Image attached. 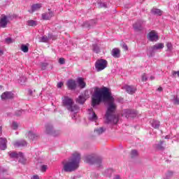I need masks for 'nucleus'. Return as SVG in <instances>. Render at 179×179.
<instances>
[{
    "label": "nucleus",
    "mask_w": 179,
    "mask_h": 179,
    "mask_svg": "<svg viewBox=\"0 0 179 179\" xmlns=\"http://www.w3.org/2000/svg\"><path fill=\"white\" fill-rule=\"evenodd\" d=\"M115 101V99H114L110 88L107 87H95L92 95V106L96 107V106L100 105V103H108L106 114L107 124H117L118 122V117L113 115L117 110V105L114 103Z\"/></svg>",
    "instance_id": "1"
},
{
    "label": "nucleus",
    "mask_w": 179,
    "mask_h": 179,
    "mask_svg": "<svg viewBox=\"0 0 179 179\" xmlns=\"http://www.w3.org/2000/svg\"><path fill=\"white\" fill-rule=\"evenodd\" d=\"M80 164V153L74 152L72 155V159L71 161L66 162H62L63 168L62 171L64 173H72L79 169V164Z\"/></svg>",
    "instance_id": "2"
},
{
    "label": "nucleus",
    "mask_w": 179,
    "mask_h": 179,
    "mask_svg": "<svg viewBox=\"0 0 179 179\" xmlns=\"http://www.w3.org/2000/svg\"><path fill=\"white\" fill-rule=\"evenodd\" d=\"M85 162L88 164H96L97 167H101L103 157L95 154L87 155L85 157Z\"/></svg>",
    "instance_id": "3"
},
{
    "label": "nucleus",
    "mask_w": 179,
    "mask_h": 179,
    "mask_svg": "<svg viewBox=\"0 0 179 179\" xmlns=\"http://www.w3.org/2000/svg\"><path fill=\"white\" fill-rule=\"evenodd\" d=\"M73 99L69 98V96H64L62 100L64 107H66L67 110L71 113H76L79 110V106L73 105Z\"/></svg>",
    "instance_id": "4"
},
{
    "label": "nucleus",
    "mask_w": 179,
    "mask_h": 179,
    "mask_svg": "<svg viewBox=\"0 0 179 179\" xmlns=\"http://www.w3.org/2000/svg\"><path fill=\"white\" fill-rule=\"evenodd\" d=\"M45 134L52 135V136H59L61 131L54 129V126L50 123H47L45 126Z\"/></svg>",
    "instance_id": "5"
},
{
    "label": "nucleus",
    "mask_w": 179,
    "mask_h": 179,
    "mask_svg": "<svg viewBox=\"0 0 179 179\" xmlns=\"http://www.w3.org/2000/svg\"><path fill=\"white\" fill-rule=\"evenodd\" d=\"M108 64V62H107V60L100 59L95 62V69L97 72H100L101 71H103V69H106Z\"/></svg>",
    "instance_id": "6"
},
{
    "label": "nucleus",
    "mask_w": 179,
    "mask_h": 179,
    "mask_svg": "<svg viewBox=\"0 0 179 179\" xmlns=\"http://www.w3.org/2000/svg\"><path fill=\"white\" fill-rule=\"evenodd\" d=\"M122 117L124 118H135L136 117V112L132 109H124L122 113Z\"/></svg>",
    "instance_id": "7"
},
{
    "label": "nucleus",
    "mask_w": 179,
    "mask_h": 179,
    "mask_svg": "<svg viewBox=\"0 0 179 179\" xmlns=\"http://www.w3.org/2000/svg\"><path fill=\"white\" fill-rule=\"evenodd\" d=\"M145 23H146V21L143 20H138L133 24V29L135 30V31H142V30H143Z\"/></svg>",
    "instance_id": "8"
},
{
    "label": "nucleus",
    "mask_w": 179,
    "mask_h": 179,
    "mask_svg": "<svg viewBox=\"0 0 179 179\" xmlns=\"http://www.w3.org/2000/svg\"><path fill=\"white\" fill-rule=\"evenodd\" d=\"M147 38L149 41L156 42L159 40V35L155 31H151L148 34Z\"/></svg>",
    "instance_id": "9"
},
{
    "label": "nucleus",
    "mask_w": 179,
    "mask_h": 179,
    "mask_svg": "<svg viewBox=\"0 0 179 179\" xmlns=\"http://www.w3.org/2000/svg\"><path fill=\"white\" fill-rule=\"evenodd\" d=\"M88 97L89 92L85 91L83 94L78 96L76 101L78 103V104H85V101H86V99H88Z\"/></svg>",
    "instance_id": "10"
},
{
    "label": "nucleus",
    "mask_w": 179,
    "mask_h": 179,
    "mask_svg": "<svg viewBox=\"0 0 179 179\" xmlns=\"http://www.w3.org/2000/svg\"><path fill=\"white\" fill-rule=\"evenodd\" d=\"M124 89L128 94H135L136 93V88L134 85H124Z\"/></svg>",
    "instance_id": "11"
},
{
    "label": "nucleus",
    "mask_w": 179,
    "mask_h": 179,
    "mask_svg": "<svg viewBox=\"0 0 179 179\" xmlns=\"http://www.w3.org/2000/svg\"><path fill=\"white\" fill-rule=\"evenodd\" d=\"M67 87L69 90H76V87H78L76 81H75V80H69L67 81Z\"/></svg>",
    "instance_id": "12"
},
{
    "label": "nucleus",
    "mask_w": 179,
    "mask_h": 179,
    "mask_svg": "<svg viewBox=\"0 0 179 179\" xmlns=\"http://www.w3.org/2000/svg\"><path fill=\"white\" fill-rule=\"evenodd\" d=\"M43 8V4L42 3H35L31 6V9L29 10V13H34L36 10H40Z\"/></svg>",
    "instance_id": "13"
},
{
    "label": "nucleus",
    "mask_w": 179,
    "mask_h": 179,
    "mask_svg": "<svg viewBox=\"0 0 179 179\" xmlns=\"http://www.w3.org/2000/svg\"><path fill=\"white\" fill-rule=\"evenodd\" d=\"M1 100H10L13 98V93L12 92H5L1 96Z\"/></svg>",
    "instance_id": "14"
},
{
    "label": "nucleus",
    "mask_w": 179,
    "mask_h": 179,
    "mask_svg": "<svg viewBox=\"0 0 179 179\" xmlns=\"http://www.w3.org/2000/svg\"><path fill=\"white\" fill-rule=\"evenodd\" d=\"M8 17L6 15H3L2 17L0 20V27H2L3 29H5L6 26H8Z\"/></svg>",
    "instance_id": "15"
},
{
    "label": "nucleus",
    "mask_w": 179,
    "mask_h": 179,
    "mask_svg": "<svg viewBox=\"0 0 179 179\" xmlns=\"http://www.w3.org/2000/svg\"><path fill=\"white\" fill-rule=\"evenodd\" d=\"M97 21L96 20H90L89 21H86L83 23L84 27H87V29H90L93 27V26H96Z\"/></svg>",
    "instance_id": "16"
},
{
    "label": "nucleus",
    "mask_w": 179,
    "mask_h": 179,
    "mask_svg": "<svg viewBox=\"0 0 179 179\" xmlns=\"http://www.w3.org/2000/svg\"><path fill=\"white\" fill-rule=\"evenodd\" d=\"M7 143H8V140L6 139V138H0V150H5L8 146H7Z\"/></svg>",
    "instance_id": "17"
},
{
    "label": "nucleus",
    "mask_w": 179,
    "mask_h": 179,
    "mask_svg": "<svg viewBox=\"0 0 179 179\" xmlns=\"http://www.w3.org/2000/svg\"><path fill=\"white\" fill-rule=\"evenodd\" d=\"M111 55L113 58H120L121 57V50L117 48H115L111 51Z\"/></svg>",
    "instance_id": "18"
},
{
    "label": "nucleus",
    "mask_w": 179,
    "mask_h": 179,
    "mask_svg": "<svg viewBox=\"0 0 179 179\" xmlns=\"http://www.w3.org/2000/svg\"><path fill=\"white\" fill-rule=\"evenodd\" d=\"M28 138L30 139V141H37L40 138V135L33 132V131H29L28 132Z\"/></svg>",
    "instance_id": "19"
},
{
    "label": "nucleus",
    "mask_w": 179,
    "mask_h": 179,
    "mask_svg": "<svg viewBox=\"0 0 179 179\" xmlns=\"http://www.w3.org/2000/svg\"><path fill=\"white\" fill-rule=\"evenodd\" d=\"M52 16H54V12L49 11L48 13H45L42 14V19L43 20H50V19H51Z\"/></svg>",
    "instance_id": "20"
},
{
    "label": "nucleus",
    "mask_w": 179,
    "mask_h": 179,
    "mask_svg": "<svg viewBox=\"0 0 179 179\" xmlns=\"http://www.w3.org/2000/svg\"><path fill=\"white\" fill-rule=\"evenodd\" d=\"M89 113H90V115L92 114V115L89 117L90 121H96V120H97V115H96V113H94V112L93 111V109H92V108L89 109Z\"/></svg>",
    "instance_id": "21"
},
{
    "label": "nucleus",
    "mask_w": 179,
    "mask_h": 179,
    "mask_svg": "<svg viewBox=\"0 0 179 179\" xmlns=\"http://www.w3.org/2000/svg\"><path fill=\"white\" fill-rule=\"evenodd\" d=\"M14 145L17 148H23V146H27V142L24 140L17 141L14 143Z\"/></svg>",
    "instance_id": "22"
},
{
    "label": "nucleus",
    "mask_w": 179,
    "mask_h": 179,
    "mask_svg": "<svg viewBox=\"0 0 179 179\" xmlns=\"http://www.w3.org/2000/svg\"><path fill=\"white\" fill-rule=\"evenodd\" d=\"M8 155L11 159H19L20 156H22V152H8Z\"/></svg>",
    "instance_id": "23"
},
{
    "label": "nucleus",
    "mask_w": 179,
    "mask_h": 179,
    "mask_svg": "<svg viewBox=\"0 0 179 179\" xmlns=\"http://www.w3.org/2000/svg\"><path fill=\"white\" fill-rule=\"evenodd\" d=\"M77 82L80 89H85L86 87V83L83 80V78H78Z\"/></svg>",
    "instance_id": "24"
},
{
    "label": "nucleus",
    "mask_w": 179,
    "mask_h": 179,
    "mask_svg": "<svg viewBox=\"0 0 179 179\" xmlns=\"http://www.w3.org/2000/svg\"><path fill=\"white\" fill-rule=\"evenodd\" d=\"M114 173V170H113V169L109 168L108 169H106L104 171V172L103 173V176H105V177H111L113 176V173Z\"/></svg>",
    "instance_id": "25"
},
{
    "label": "nucleus",
    "mask_w": 179,
    "mask_h": 179,
    "mask_svg": "<svg viewBox=\"0 0 179 179\" xmlns=\"http://www.w3.org/2000/svg\"><path fill=\"white\" fill-rule=\"evenodd\" d=\"M164 144V141H160L158 143L155 144V148L157 149V150H164L165 148L163 145Z\"/></svg>",
    "instance_id": "26"
},
{
    "label": "nucleus",
    "mask_w": 179,
    "mask_h": 179,
    "mask_svg": "<svg viewBox=\"0 0 179 179\" xmlns=\"http://www.w3.org/2000/svg\"><path fill=\"white\" fill-rule=\"evenodd\" d=\"M150 124L152 128H155V129H159L160 127V122L158 120H153L152 122H150Z\"/></svg>",
    "instance_id": "27"
},
{
    "label": "nucleus",
    "mask_w": 179,
    "mask_h": 179,
    "mask_svg": "<svg viewBox=\"0 0 179 179\" xmlns=\"http://www.w3.org/2000/svg\"><path fill=\"white\" fill-rule=\"evenodd\" d=\"M151 13L152 15H157V16H162V15H163V11H162L160 9L153 8L151 10Z\"/></svg>",
    "instance_id": "28"
},
{
    "label": "nucleus",
    "mask_w": 179,
    "mask_h": 179,
    "mask_svg": "<svg viewBox=\"0 0 179 179\" xmlns=\"http://www.w3.org/2000/svg\"><path fill=\"white\" fill-rule=\"evenodd\" d=\"M153 50L155 51H157L159 50H163L164 48V43H157L154 45H152Z\"/></svg>",
    "instance_id": "29"
},
{
    "label": "nucleus",
    "mask_w": 179,
    "mask_h": 179,
    "mask_svg": "<svg viewBox=\"0 0 179 179\" xmlns=\"http://www.w3.org/2000/svg\"><path fill=\"white\" fill-rule=\"evenodd\" d=\"M103 132H106V129H104L103 127H100L94 129V134L97 136L101 135V134H103Z\"/></svg>",
    "instance_id": "30"
},
{
    "label": "nucleus",
    "mask_w": 179,
    "mask_h": 179,
    "mask_svg": "<svg viewBox=\"0 0 179 179\" xmlns=\"http://www.w3.org/2000/svg\"><path fill=\"white\" fill-rule=\"evenodd\" d=\"M92 51H94V52H96V54H99V52H100V46H99L97 43H93Z\"/></svg>",
    "instance_id": "31"
},
{
    "label": "nucleus",
    "mask_w": 179,
    "mask_h": 179,
    "mask_svg": "<svg viewBox=\"0 0 179 179\" xmlns=\"http://www.w3.org/2000/svg\"><path fill=\"white\" fill-rule=\"evenodd\" d=\"M156 52L155 49H153V46H150L149 48V50L148 51V57H153Z\"/></svg>",
    "instance_id": "32"
},
{
    "label": "nucleus",
    "mask_w": 179,
    "mask_h": 179,
    "mask_svg": "<svg viewBox=\"0 0 179 179\" xmlns=\"http://www.w3.org/2000/svg\"><path fill=\"white\" fill-rule=\"evenodd\" d=\"M27 26H31V27H34V26H37V22L30 20L27 22Z\"/></svg>",
    "instance_id": "33"
},
{
    "label": "nucleus",
    "mask_w": 179,
    "mask_h": 179,
    "mask_svg": "<svg viewBox=\"0 0 179 179\" xmlns=\"http://www.w3.org/2000/svg\"><path fill=\"white\" fill-rule=\"evenodd\" d=\"M7 20H13V19H16L17 17V15L16 14H8L6 15Z\"/></svg>",
    "instance_id": "34"
},
{
    "label": "nucleus",
    "mask_w": 179,
    "mask_h": 179,
    "mask_svg": "<svg viewBox=\"0 0 179 179\" xmlns=\"http://www.w3.org/2000/svg\"><path fill=\"white\" fill-rule=\"evenodd\" d=\"M19 163H21V164H26L27 161L25 157L23 156V153L22 152V156L19 157Z\"/></svg>",
    "instance_id": "35"
},
{
    "label": "nucleus",
    "mask_w": 179,
    "mask_h": 179,
    "mask_svg": "<svg viewBox=\"0 0 179 179\" xmlns=\"http://www.w3.org/2000/svg\"><path fill=\"white\" fill-rule=\"evenodd\" d=\"M131 159H134L135 157H138V150H132L131 152Z\"/></svg>",
    "instance_id": "36"
},
{
    "label": "nucleus",
    "mask_w": 179,
    "mask_h": 179,
    "mask_svg": "<svg viewBox=\"0 0 179 179\" xmlns=\"http://www.w3.org/2000/svg\"><path fill=\"white\" fill-rule=\"evenodd\" d=\"M21 50H22L23 52H29V46L22 44V45H21Z\"/></svg>",
    "instance_id": "37"
},
{
    "label": "nucleus",
    "mask_w": 179,
    "mask_h": 179,
    "mask_svg": "<svg viewBox=\"0 0 179 179\" xmlns=\"http://www.w3.org/2000/svg\"><path fill=\"white\" fill-rule=\"evenodd\" d=\"M24 113V110H16L15 112V117H20Z\"/></svg>",
    "instance_id": "38"
},
{
    "label": "nucleus",
    "mask_w": 179,
    "mask_h": 179,
    "mask_svg": "<svg viewBox=\"0 0 179 179\" xmlns=\"http://www.w3.org/2000/svg\"><path fill=\"white\" fill-rule=\"evenodd\" d=\"M47 66H48V63H46V62L41 63V68L42 71H45V69H47Z\"/></svg>",
    "instance_id": "39"
},
{
    "label": "nucleus",
    "mask_w": 179,
    "mask_h": 179,
    "mask_svg": "<svg viewBox=\"0 0 179 179\" xmlns=\"http://www.w3.org/2000/svg\"><path fill=\"white\" fill-rule=\"evenodd\" d=\"M4 43L6 44H12V43H13V39L12 38H6Z\"/></svg>",
    "instance_id": "40"
},
{
    "label": "nucleus",
    "mask_w": 179,
    "mask_h": 179,
    "mask_svg": "<svg viewBox=\"0 0 179 179\" xmlns=\"http://www.w3.org/2000/svg\"><path fill=\"white\" fill-rule=\"evenodd\" d=\"M173 104L179 105V99L178 96H174L172 99Z\"/></svg>",
    "instance_id": "41"
},
{
    "label": "nucleus",
    "mask_w": 179,
    "mask_h": 179,
    "mask_svg": "<svg viewBox=\"0 0 179 179\" xmlns=\"http://www.w3.org/2000/svg\"><path fill=\"white\" fill-rule=\"evenodd\" d=\"M48 41V37L46 36H43L41 38V43H47Z\"/></svg>",
    "instance_id": "42"
},
{
    "label": "nucleus",
    "mask_w": 179,
    "mask_h": 179,
    "mask_svg": "<svg viewBox=\"0 0 179 179\" xmlns=\"http://www.w3.org/2000/svg\"><path fill=\"white\" fill-rule=\"evenodd\" d=\"M174 172L171 171H169L166 174V177H168V178H171V177L173 176Z\"/></svg>",
    "instance_id": "43"
},
{
    "label": "nucleus",
    "mask_w": 179,
    "mask_h": 179,
    "mask_svg": "<svg viewBox=\"0 0 179 179\" xmlns=\"http://www.w3.org/2000/svg\"><path fill=\"white\" fill-rule=\"evenodd\" d=\"M98 5H99V8H107L106 3L99 2L98 3Z\"/></svg>",
    "instance_id": "44"
},
{
    "label": "nucleus",
    "mask_w": 179,
    "mask_h": 179,
    "mask_svg": "<svg viewBox=\"0 0 179 179\" xmlns=\"http://www.w3.org/2000/svg\"><path fill=\"white\" fill-rule=\"evenodd\" d=\"M12 127L13 129L16 130L19 127V124L16 122H13Z\"/></svg>",
    "instance_id": "45"
},
{
    "label": "nucleus",
    "mask_w": 179,
    "mask_h": 179,
    "mask_svg": "<svg viewBox=\"0 0 179 179\" xmlns=\"http://www.w3.org/2000/svg\"><path fill=\"white\" fill-rule=\"evenodd\" d=\"M166 47H167L168 51H171V50L173 48V45L171 44V43H167Z\"/></svg>",
    "instance_id": "46"
},
{
    "label": "nucleus",
    "mask_w": 179,
    "mask_h": 179,
    "mask_svg": "<svg viewBox=\"0 0 179 179\" xmlns=\"http://www.w3.org/2000/svg\"><path fill=\"white\" fill-rule=\"evenodd\" d=\"M59 64H60V65H64L65 64V59L64 57L59 58Z\"/></svg>",
    "instance_id": "47"
},
{
    "label": "nucleus",
    "mask_w": 179,
    "mask_h": 179,
    "mask_svg": "<svg viewBox=\"0 0 179 179\" xmlns=\"http://www.w3.org/2000/svg\"><path fill=\"white\" fill-rule=\"evenodd\" d=\"M41 171H43V173L47 171V165H42L41 167Z\"/></svg>",
    "instance_id": "48"
},
{
    "label": "nucleus",
    "mask_w": 179,
    "mask_h": 179,
    "mask_svg": "<svg viewBox=\"0 0 179 179\" xmlns=\"http://www.w3.org/2000/svg\"><path fill=\"white\" fill-rule=\"evenodd\" d=\"M172 75H173V78H176V76H178V78H179V71H173L172 72Z\"/></svg>",
    "instance_id": "49"
},
{
    "label": "nucleus",
    "mask_w": 179,
    "mask_h": 179,
    "mask_svg": "<svg viewBox=\"0 0 179 179\" xmlns=\"http://www.w3.org/2000/svg\"><path fill=\"white\" fill-rule=\"evenodd\" d=\"M122 48H124L125 51H128V45H127L125 43L122 42Z\"/></svg>",
    "instance_id": "50"
},
{
    "label": "nucleus",
    "mask_w": 179,
    "mask_h": 179,
    "mask_svg": "<svg viewBox=\"0 0 179 179\" xmlns=\"http://www.w3.org/2000/svg\"><path fill=\"white\" fill-rule=\"evenodd\" d=\"M62 86H64V83L62 82H59L57 83V87L59 88V89H61V87H62Z\"/></svg>",
    "instance_id": "51"
},
{
    "label": "nucleus",
    "mask_w": 179,
    "mask_h": 179,
    "mask_svg": "<svg viewBox=\"0 0 179 179\" xmlns=\"http://www.w3.org/2000/svg\"><path fill=\"white\" fill-rule=\"evenodd\" d=\"M142 80L143 82H146V80H148V77L146 76V74L143 75Z\"/></svg>",
    "instance_id": "52"
},
{
    "label": "nucleus",
    "mask_w": 179,
    "mask_h": 179,
    "mask_svg": "<svg viewBox=\"0 0 179 179\" xmlns=\"http://www.w3.org/2000/svg\"><path fill=\"white\" fill-rule=\"evenodd\" d=\"M31 179H40V178L38 177V176L34 175V176L31 178Z\"/></svg>",
    "instance_id": "53"
},
{
    "label": "nucleus",
    "mask_w": 179,
    "mask_h": 179,
    "mask_svg": "<svg viewBox=\"0 0 179 179\" xmlns=\"http://www.w3.org/2000/svg\"><path fill=\"white\" fill-rule=\"evenodd\" d=\"M28 93H29V96H31V94H33V90H29Z\"/></svg>",
    "instance_id": "54"
},
{
    "label": "nucleus",
    "mask_w": 179,
    "mask_h": 179,
    "mask_svg": "<svg viewBox=\"0 0 179 179\" xmlns=\"http://www.w3.org/2000/svg\"><path fill=\"white\" fill-rule=\"evenodd\" d=\"M157 91L158 92H163V87H158Z\"/></svg>",
    "instance_id": "55"
},
{
    "label": "nucleus",
    "mask_w": 179,
    "mask_h": 179,
    "mask_svg": "<svg viewBox=\"0 0 179 179\" xmlns=\"http://www.w3.org/2000/svg\"><path fill=\"white\" fill-rule=\"evenodd\" d=\"M3 55V50H0V57H2Z\"/></svg>",
    "instance_id": "56"
},
{
    "label": "nucleus",
    "mask_w": 179,
    "mask_h": 179,
    "mask_svg": "<svg viewBox=\"0 0 179 179\" xmlns=\"http://www.w3.org/2000/svg\"><path fill=\"white\" fill-rule=\"evenodd\" d=\"M2 135V127H0V136Z\"/></svg>",
    "instance_id": "57"
},
{
    "label": "nucleus",
    "mask_w": 179,
    "mask_h": 179,
    "mask_svg": "<svg viewBox=\"0 0 179 179\" xmlns=\"http://www.w3.org/2000/svg\"><path fill=\"white\" fill-rule=\"evenodd\" d=\"M150 80H153V79H155V77L151 76V77L150 78Z\"/></svg>",
    "instance_id": "58"
},
{
    "label": "nucleus",
    "mask_w": 179,
    "mask_h": 179,
    "mask_svg": "<svg viewBox=\"0 0 179 179\" xmlns=\"http://www.w3.org/2000/svg\"><path fill=\"white\" fill-rule=\"evenodd\" d=\"M164 179H170V178H168L167 176H166Z\"/></svg>",
    "instance_id": "59"
},
{
    "label": "nucleus",
    "mask_w": 179,
    "mask_h": 179,
    "mask_svg": "<svg viewBox=\"0 0 179 179\" xmlns=\"http://www.w3.org/2000/svg\"><path fill=\"white\" fill-rule=\"evenodd\" d=\"M165 139H169V136H166L165 137Z\"/></svg>",
    "instance_id": "60"
},
{
    "label": "nucleus",
    "mask_w": 179,
    "mask_h": 179,
    "mask_svg": "<svg viewBox=\"0 0 179 179\" xmlns=\"http://www.w3.org/2000/svg\"><path fill=\"white\" fill-rule=\"evenodd\" d=\"M178 9H179V3L178 4Z\"/></svg>",
    "instance_id": "61"
}]
</instances>
